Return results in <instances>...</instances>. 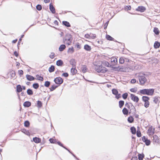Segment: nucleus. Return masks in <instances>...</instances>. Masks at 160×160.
<instances>
[{"instance_id": "aec40b11", "label": "nucleus", "mask_w": 160, "mask_h": 160, "mask_svg": "<svg viewBox=\"0 0 160 160\" xmlns=\"http://www.w3.org/2000/svg\"><path fill=\"white\" fill-rule=\"evenodd\" d=\"M82 70L83 73H85L87 71V68L85 65H83L82 67Z\"/></svg>"}, {"instance_id": "9b49d317", "label": "nucleus", "mask_w": 160, "mask_h": 160, "mask_svg": "<svg viewBox=\"0 0 160 160\" xmlns=\"http://www.w3.org/2000/svg\"><path fill=\"white\" fill-rule=\"evenodd\" d=\"M26 77L27 79L29 81H31L34 79V78L33 77L30 75H27Z\"/></svg>"}, {"instance_id": "0e129e2a", "label": "nucleus", "mask_w": 160, "mask_h": 160, "mask_svg": "<svg viewBox=\"0 0 160 160\" xmlns=\"http://www.w3.org/2000/svg\"><path fill=\"white\" fill-rule=\"evenodd\" d=\"M44 1L45 3H47L49 2L50 0H44Z\"/></svg>"}, {"instance_id": "c03bdc74", "label": "nucleus", "mask_w": 160, "mask_h": 160, "mask_svg": "<svg viewBox=\"0 0 160 160\" xmlns=\"http://www.w3.org/2000/svg\"><path fill=\"white\" fill-rule=\"evenodd\" d=\"M158 98L157 97H155L154 98L153 102L155 103H157L158 102Z\"/></svg>"}, {"instance_id": "052dcab7", "label": "nucleus", "mask_w": 160, "mask_h": 160, "mask_svg": "<svg viewBox=\"0 0 160 160\" xmlns=\"http://www.w3.org/2000/svg\"><path fill=\"white\" fill-rule=\"evenodd\" d=\"M131 160H138V159L137 157H134L132 158Z\"/></svg>"}, {"instance_id": "20e7f679", "label": "nucleus", "mask_w": 160, "mask_h": 160, "mask_svg": "<svg viewBox=\"0 0 160 160\" xmlns=\"http://www.w3.org/2000/svg\"><path fill=\"white\" fill-rule=\"evenodd\" d=\"M95 70L98 72L105 73L107 71V68L102 67V65L96 66L95 68Z\"/></svg>"}, {"instance_id": "c756f323", "label": "nucleus", "mask_w": 160, "mask_h": 160, "mask_svg": "<svg viewBox=\"0 0 160 160\" xmlns=\"http://www.w3.org/2000/svg\"><path fill=\"white\" fill-rule=\"evenodd\" d=\"M74 52V49L73 47L69 48L68 52L70 53H72Z\"/></svg>"}, {"instance_id": "9d476101", "label": "nucleus", "mask_w": 160, "mask_h": 160, "mask_svg": "<svg viewBox=\"0 0 160 160\" xmlns=\"http://www.w3.org/2000/svg\"><path fill=\"white\" fill-rule=\"evenodd\" d=\"M49 9L52 13H55V9L51 3H50L49 5Z\"/></svg>"}, {"instance_id": "7ed1b4c3", "label": "nucleus", "mask_w": 160, "mask_h": 160, "mask_svg": "<svg viewBox=\"0 0 160 160\" xmlns=\"http://www.w3.org/2000/svg\"><path fill=\"white\" fill-rule=\"evenodd\" d=\"M72 36L70 34H67L63 40L64 43L70 45L72 43Z\"/></svg>"}, {"instance_id": "f8f14e48", "label": "nucleus", "mask_w": 160, "mask_h": 160, "mask_svg": "<svg viewBox=\"0 0 160 160\" xmlns=\"http://www.w3.org/2000/svg\"><path fill=\"white\" fill-rule=\"evenodd\" d=\"M23 105L25 107H28L31 106V103L29 101H26L23 103Z\"/></svg>"}, {"instance_id": "ea45409f", "label": "nucleus", "mask_w": 160, "mask_h": 160, "mask_svg": "<svg viewBox=\"0 0 160 160\" xmlns=\"http://www.w3.org/2000/svg\"><path fill=\"white\" fill-rule=\"evenodd\" d=\"M112 93L115 95H117L118 93V91L115 89H113L112 90Z\"/></svg>"}, {"instance_id": "cd10ccee", "label": "nucleus", "mask_w": 160, "mask_h": 160, "mask_svg": "<svg viewBox=\"0 0 160 160\" xmlns=\"http://www.w3.org/2000/svg\"><path fill=\"white\" fill-rule=\"evenodd\" d=\"M62 23L64 25L68 27H70V25L69 23L67 21H63L62 22Z\"/></svg>"}, {"instance_id": "13d9d810", "label": "nucleus", "mask_w": 160, "mask_h": 160, "mask_svg": "<svg viewBox=\"0 0 160 160\" xmlns=\"http://www.w3.org/2000/svg\"><path fill=\"white\" fill-rule=\"evenodd\" d=\"M105 66L107 67H109V63L108 62L106 61L105 62Z\"/></svg>"}, {"instance_id": "e433bc0d", "label": "nucleus", "mask_w": 160, "mask_h": 160, "mask_svg": "<svg viewBox=\"0 0 160 160\" xmlns=\"http://www.w3.org/2000/svg\"><path fill=\"white\" fill-rule=\"evenodd\" d=\"M106 38L108 40H112L113 39L112 37L109 35H107Z\"/></svg>"}, {"instance_id": "58836bf2", "label": "nucleus", "mask_w": 160, "mask_h": 160, "mask_svg": "<svg viewBox=\"0 0 160 160\" xmlns=\"http://www.w3.org/2000/svg\"><path fill=\"white\" fill-rule=\"evenodd\" d=\"M36 8L38 10H41L42 9V7L40 5H38L36 6Z\"/></svg>"}, {"instance_id": "423d86ee", "label": "nucleus", "mask_w": 160, "mask_h": 160, "mask_svg": "<svg viewBox=\"0 0 160 160\" xmlns=\"http://www.w3.org/2000/svg\"><path fill=\"white\" fill-rule=\"evenodd\" d=\"M130 96V97L132 100L136 102H138L139 99L138 97L132 94H131Z\"/></svg>"}, {"instance_id": "3c124183", "label": "nucleus", "mask_w": 160, "mask_h": 160, "mask_svg": "<svg viewBox=\"0 0 160 160\" xmlns=\"http://www.w3.org/2000/svg\"><path fill=\"white\" fill-rule=\"evenodd\" d=\"M131 8V7L130 6H127L125 8V9L127 11L130 10Z\"/></svg>"}, {"instance_id": "b1692460", "label": "nucleus", "mask_w": 160, "mask_h": 160, "mask_svg": "<svg viewBox=\"0 0 160 160\" xmlns=\"http://www.w3.org/2000/svg\"><path fill=\"white\" fill-rule=\"evenodd\" d=\"M142 99L144 102H148V101L149 98L147 96H143Z\"/></svg>"}, {"instance_id": "72a5a7b5", "label": "nucleus", "mask_w": 160, "mask_h": 160, "mask_svg": "<svg viewBox=\"0 0 160 160\" xmlns=\"http://www.w3.org/2000/svg\"><path fill=\"white\" fill-rule=\"evenodd\" d=\"M124 62V60L123 57H121L119 59V63L121 64H123Z\"/></svg>"}, {"instance_id": "f3484780", "label": "nucleus", "mask_w": 160, "mask_h": 160, "mask_svg": "<svg viewBox=\"0 0 160 160\" xmlns=\"http://www.w3.org/2000/svg\"><path fill=\"white\" fill-rule=\"evenodd\" d=\"M66 46L64 45H61L59 48V50L60 51H62L65 48Z\"/></svg>"}, {"instance_id": "412c9836", "label": "nucleus", "mask_w": 160, "mask_h": 160, "mask_svg": "<svg viewBox=\"0 0 160 160\" xmlns=\"http://www.w3.org/2000/svg\"><path fill=\"white\" fill-rule=\"evenodd\" d=\"M123 114L124 115H127L128 113V110L125 108H124L122 110Z\"/></svg>"}, {"instance_id": "7c9ffc66", "label": "nucleus", "mask_w": 160, "mask_h": 160, "mask_svg": "<svg viewBox=\"0 0 160 160\" xmlns=\"http://www.w3.org/2000/svg\"><path fill=\"white\" fill-rule=\"evenodd\" d=\"M32 86L34 88L37 89L39 87V85L37 83H35L33 84Z\"/></svg>"}, {"instance_id": "6e6552de", "label": "nucleus", "mask_w": 160, "mask_h": 160, "mask_svg": "<svg viewBox=\"0 0 160 160\" xmlns=\"http://www.w3.org/2000/svg\"><path fill=\"white\" fill-rule=\"evenodd\" d=\"M154 133V128L152 127H150L148 131V133L149 135H152Z\"/></svg>"}, {"instance_id": "49530a36", "label": "nucleus", "mask_w": 160, "mask_h": 160, "mask_svg": "<svg viewBox=\"0 0 160 160\" xmlns=\"http://www.w3.org/2000/svg\"><path fill=\"white\" fill-rule=\"evenodd\" d=\"M49 140L51 143H55L56 142V140L50 138Z\"/></svg>"}, {"instance_id": "a211bd4d", "label": "nucleus", "mask_w": 160, "mask_h": 160, "mask_svg": "<svg viewBox=\"0 0 160 160\" xmlns=\"http://www.w3.org/2000/svg\"><path fill=\"white\" fill-rule=\"evenodd\" d=\"M160 43L158 42H156L154 43V46L155 48H157L160 47Z\"/></svg>"}, {"instance_id": "f704fd0d", "label": "nucleus", "mask_w": 160, "mask_h": 160, "mask_svg": "<svg viewBox=\"0 0 160 160\" xmlns=\"http://www.w3.org/2000/svg\"><path fill=\"white\" fill-rule=\"evenodd\" d=\"M138 159L139 160H142L144 158V155L141 154H139L138 155Z\"/></svg>"}, {"instance_id": "0eeeda50", "label": "nucleus", "mask_w": 160, "mask_h": 160, "mask_svg": "<svg viewBox=\"0 0 160 160\" xmlns=\"http://www.w3.org/2000/svg\"><path fill=\"white\" fill-rule=\"evenodd\" d=\"M142 141L145 143L146 145H149L150 144L151 142L150 140L148 139L145 136H143L142 137Z\"/></svg>"}, {"instance_id": "2eb2a0df", "label": "nucleus", "mask_w": 160, "mask_h": 160, "mask_svg": "<svg viewBox=\"0 0 160 160\" xmlns=\"http://www.w3.org/2000/svg\"><path fill=\"white\" fill-rule=\"evenodd\" d=\"M63 64V61L61 60H58L56 62V64L58 66H61Z\"/></svg>"}, {"instance_id": "2f4dec72", "label": "nucleus", "mask_w": 160, "mask_h": 160, "mask_svg": "<svg viewBox=\"0 0 160 160\" xmlns=\"http://www.w3.org/2000/svg\"><path fill=\"white\" fill-rule=\"evenodd\" d=\"M128 121L129 122L132 123L133 121V118L132 117L130 116L128 118Z\"/></svg>"}, {"instance_id": "1a4fd4ad", "label": "nucleus", "mask_w": 160, "mask_h": 160, "mask_svg": "<svg viewBox=\"0 0 160 160\" xmlns=\"http://www.w3.org/2000/svg\"><path fill=\"white\" fill-rule=\"evenodd\" d=\"M145 9V8L144 7L139 6L138 8L136 9V10L141 12H143L144 11Z\"/></svg>"}, {"instance_id": "bb28decb", "label": "nucleus", "mask_w": 160, "mask_h": 160, "mask_svg": "<svg viewBox=\"0 0 160 160\" xmlns=\"http://www.w3.org/2000/svg\"><path fill=\"white\" fill-rule=\"evenodd\" d=\"M36 77L38 80L40 81H43V78L42 77L39 76L38 75H37Z\"/></svg>"}, {"instance_id": "69168bd1", "label": "nucleus", "mask_w": 160, "mask_h": 160, "mask_svg": "<svg viewBox=\"0 0 160 160\" xmlns=\"http://www.w3.org/2000/svg\"><path fill=\"white\" fill-rule=\"evenodd\" d=\"M54 23L55 24L58 25V22L57 20H55L54 22Z\"/></svg>"}, {"instance_id": "c85d7f7f", "label": "nucleus", "mask_w": 160, "mask_h": 160, "mask_svg": "<svg viewBox=\"0 0 160 160\" xmlns=\"http://www.w3.org/2000/svg\"><path fill=\"white\" fill-rule=\"evenodd\" d=\"M119 107L120 108H121L124 104V102L123 101H120L119 102Z\"/></svg>"}, {"instance_id": "37998d69", "label": "nucleus", "mask_w": 160, "mask_h": 160, "mask_svg": "<svg viewBox=\"0 0 160 160\" xmlns=\"http://www.w3.org/2000/svg\"><path fill=\"white\" fill-rule=\"evenodd\" d=\"M37 105L39 108H40L42 106V103L41 101H38L37 102Z\"/></svg>"}, {"instance_id": "a19ab883", "label": "nucleus", "mask_w": 160, "mask_h": 160, "mask_svg": "<svg viewBox=\"0 0 160 160\" xmlns=\"http://www.w3.org/2000/svg\"><path fill=\"white\" fill-rule=\"evenodd\" d=\"M128 96V94L127 93H125L123 94L122 95V98L124 99H126L127 98Z\"/></svg>"}, {"instance_id": "5fc2aeb1", "label": "nucleus", "mask_w": 160, "mask_h": 160, "mask_svg": "<svg viewBox=\"0 0 160 160\" xmlns=\"http://www.w3.org/2000/svg\"><path fill=\"white\" fill-rule=\"evenodd\" d=\"M136 80L135 79H132L131 81V82L132 83H134L136 82Z\"/></svg>"}, {"instance_id": "ddd939ff", "label": "nucleus", "mask_w": 160, "mask_h": 160, "mask_svg": "<svg viewBox=\"0 0 160 160\" xmlns=\"http://www.w3.org/2000/svg\"><path fill=\"white\" fill-rule=\"evenodd\" d=\"M33 141L36 143H38L40 142L41 139L37 137L34 138H33Z\"/></svg>"}, {"instance_id": "473e14b6", "label": "nucleus", "mask_w": 160, "mask_h": 160, "mask_svg": "<svg viewBox=\"0 0 160 160\" xmlns=\"http://www.w3.org/2000/svg\"><path fill=\"white\" fill-rule=\"evenodd\" d=\"M27 93L29 95H32L33 94V92L30 89H28L27 91Z\"/></svg>"}, {"instance_id": "e2e57ef3", "label": "nucleus", "mask_w": 160, "mask_h": 160, "mask_svg": "<svg viewBox=\"0 0 160 160\" xmlns=\"http://www.w3.org/2000/svg\"><path fill=\"white\" fill-rule=\"evenodd\" d=\"M14 54L16 56V57H18V52H16V51H15L14 52Z\"/></svg>"}, {"instance_id": "393cba45", "label": "nucleus", "mask_w": 160, "mask_h": 160, "mask_svg": "<svg viewBox=\"0 0 160 160\" xmlns=\"http://www.w3.org/2000/svg\"><path fill=\"white\" fill-rule=\"evenodd\" d=\"M131 132L132 134H135L136 132V130L134 127H132L131 128Z\"/></svg>"}, {"instance_id": "4c0bfd02", "label": "nucleus", "mask_w": 160, "mask_h": 160, "mask_svg": "<svg viewBox=\"0 0 160 160\" xmlns=\"http://www.w3.org/2000/svg\"><path fill=\"white\" fill-rule=\"evenodd\" d=\"M24 126L26 127H28L30 124L29 122L28 121H26L24 123Z\"/></svg>"}, {"instance_id": "f257e3e1", "label": "nucleus", "mask_w": 160, "mask_h": 160, "mask_svg": "<svg viewBox=\"0 0 160 160\" xmlns=\"http://www.w3.org/2000/svg\"><path fill=\"white\" fill-rule=\"evenodd\" d=\"M135 75L136 78H138L139 84L142 85H144L147 81L145 75L142 73H136Z\"/></svg>"}, {"instance_id": "5701e85b", "label": "nucleus", "mask_w": 160, "mask_h": 160, "mask_svg": "<svg viewBox=\"0 0 160 160\" xmlns=\"http://www.w3.org/2000/svg\"><path fill=\"white\" fill-rule=\"evenodd\" d=\"M111 61L112 62L116 63L117 62V59L114 57H112L110 59Z\"/></svg>"}, {"instance_id": "09e8293b", "label": "nucleus", "mask_w": 160, "mask_h": 160, "mask_svg": "<svg viewBox=\"0 0 160 160\" xmlns=\"http://www.w3.org/2000/svg\"><path fill=\"white\" fill-rule=\"evenodd\" d=\"M137 136L138 137H140L141 136V132L140 131H137Z\"/></svg>"}, {"instance_id": "39448f33", "label": "nucleus", "mask_w": 160, "mask_h": 160, "mask_svg": "<svg viewBox=\"0 0 160 160\" xmlns=\"http://www.w3.org/2000/svg\"><path fill=\"white\" fill-rule=\"evenodd\" d=\"M54 81L57 84H61L63 82V80L60 77L54 79Z\"/></svg>"}, {"instance_id": "c9c22d12", "label": "nucleus", "mask_w": 160, "mask_h": 160, "mask_svg": "<svg viewBox=\"0 0 160 160\" xmlns=\"http://www.w3.org/2000/svg\"><path fill=\"white\" fill-rule=\"evenodd\" d=\"M50 82L49 81H46L45 82L44 86L46 87H48L50 85Z\"/></svg>"}, {"instance_id": "4d7b16f0", "label": "nucleus", "mask_w": 160, "mask_h": 160, "mask_svg": "<svg viewBox=\"0 0 160 160\" xmlns=\"http://www.w3.org/2000/svg\"><path fill=\"white\" fill-rule=\"evenodd\" d=\"M130 104L131 105V107H132V110H133V111L135 112V108L134 107L132 104L131 103Z\"/></svg>"}, {"instance_id": "680f3d73", "label": "nucleus", "mask_w": 160, "mask_h": 160, "mask_svg": "<svg viewBox=\"0 0 160 160\" xmlns=\"http://www.w3.org/2000/svg\"><path fill=\"white\" fill-rule=\"evenodd\" d=\"M74 61V60L73 59L71 60V61H70V64L72 65H73V63Z\"/></svg>"}, {"instance_id": "79ce46f5", "label": "nucleus", "mask_w": 160, "mask_h": 160, "mask_svg": "<svg viewBox=\"0 0 160 160\" xmlns=\"http://www.w3.org/2000/svg\"><path fill=\"white\" fill-rule=\"evenodd\" d=\"M149 101L145 102L144 106L146 108H147L149 107Z\"/></svg>"}, {"instance_id": "6e6d98bb", "label": "nucleus", "mask_w": 160, "mask_h": 160, "mask_svg": "<svg viewBox=\"0 0 160 160\" xmlns=\"http://www.w3.org/2000/svg\"><path fill=\"white\" fill-rule=\"evenodd\" d=\"M108 21L105 24L104 26V29H106L107 28V26L108 25Z\"/></svg>"}, {"instance_id": "a18cd8bd", "label": "nucleus", "mask_w": 160, "mask_h": 160, "mask_svg": "<svg viewBox=\"0 0 160 160\" xmlns=\"http://www.w3.org/2000/svg\"><path fill=\"white\" fill-rule=\"evenodd\" d=\"M57 88V87L55 85L52 86L50 88L51 91H53Z\"/></svg>"}, {"instance_id": "a878e982", "label": "nucleus", "mask_w": 160, "mask_h": 160, "mask_svg": "<svg viewBox=\"0 0 160 160\" xmlns=\"http://www.w3.org/2000/svg\"><path fill=\"white\" fill-rule=\"evenodd\" d=\"M153 32L157 35H158L159 33V31L158 28H155L154 29Z\"/></svg>"}, {"instance_id": "603ef678", "label": "nucleus", "mask_w": 160, "mask_h": 160, "mask_svg": "<svg viewBox=\"0 0 160 160\" xmlns=\"http://www.w3.org/2000/svg\"><path fill=\"white\" fill-rule=\"evenodd\" d=\"M18 73L19 75L21 76L22 75L23 73V72L22 70H20L18 71Z\"/></svg>"}, {"instance_id": "864d4df0", "label": "nucleus", "mask_w": 160, "mask_h": 160, "mask_svg": "<svg viewBox=\"0 0 160 160\" xmlns=\"http://www.w3.org/2000/svg\"><path fill=\"white\" fill-rule=\"evenodd\" d=\"M62 76H63L65 77H67L68 76V74L67 73L65 72V73H63L62 74Z\"/></svg>"}, {"instance_id": "6ab92c4d", "label": "nucleus", "mask_w": 160, "mask_h": 160, "mask_svg": "<svg viewBox=\"0 0 160 160\" xmlns=\"http://www.w3.org/2000/svg\"><path fill=\"white\" fill-rule=\"evenodd\" d=\"M71 71L72 75L75 74L77 72V70L75 68H71Z\"/></svg>"}, {"instance_id": "8fccbe9b", "label": "nucleus", "mask_w": 160, "mask_h": 160, "mask_svg": "<svg viewBox=\"0 0 160 160\" xmlns=\"http://www.w3.org/2000/svg\"><path fill=\"white\" fill-rule=\"evenodd\" d=\"M90 37H91L92 38L94 39L96 38V35L95 34H91Z\"/></svg>"}, {"instance_id": "4468645a", "label": "nucleus", "mask_w": 160, "mask_h": 160, "mask_svg": "<svg viewBox=\"0 0 160 160\" xmlns=\"http://www.w3.org/2000/svg\"><path fill=\"white\" fill-rule=\"evenodd\" d=\"M84 48L86 50L88 51H90L91 49V47L88 44L85 45L84 46Z\"/></svg>"}, {"instance_id": "f03ea898", "label": "nucleus", "mask_w": 160, "mask_h": 160, "mask_svg": "<svg viewBox=\"0 0 160 160\" xmlns=\"http://www.w3.org/2000/svg\"><path fill=\"white\" fill-rule=\"evenodd\" d=\"M154 92V89H145L141 90L139 91V92L141 94L143 95L147 94V95L150 96H152Z\"/></svg>"}, {"instance_id": "bf43d9fd", "label": "nucleus", "mask_w": 160, "mask_h": 160, "mask_svg": "<svg viewBox=\"0 0 160 160\" xmlns=\"http://www.w3.org/2000/svg\"><path fill=\"white\" fill-rule=\"evenodd\" d=\"M57 143L60 146L63 147L64 148H66V149H67L65 148L64 147L63 145H62V144L60 142H57Z\"/></svg>"}, {"instance_id": "774afa93", "label": "nucleus", "mask_w": 160, "mask_h": 160, "mask_svg": "<svg viewBox=\"0 0 160 160\" xmlns=\"http://www.w3.org/2000/svg\"><path fill=\"white\" fill-rule=\"evenodd\" d=\"M130 91L132 92H135V91H134V88H131L130 89Z\"/></svg>"}, {"instance_id": "4be33fe9", "label": "nucleus", "mask_w": 160, "mask_h": 160, "mask_svg": "<svg viewBox=\"0 0 160 160\" xmlns=\"http://www.w3.org/2000/svg\"><path fill=\"white\" fill-rule=\"evenodd\" d=\"M55 68L53 66H51L49 68L48 71L50 72H53Z\"/></svg>"}, {"instance_id": "de8ad7c7", "label": "nucleus", "mask_w": 160, "mask_h": 160, "mask_svg": "<svg viewBox=\"0 0 160 160\" xmlns=\"http://www.w3.org/2000/svg\"><path fill=\"white\" fill-rule=\"evenodd\" d=\"M54 56V53L53 52H52L50 55L49 57L51 58H53Z\"/></svg>"}, {"instance_id": "dca6fc26", "label": "nucleus", "mask_w": 160, "mask_h": 160, "mask_svg": "<svg viewBox=\"0 0 160 160\" xmlns=\"http://www.w3.org/2000/svg\"><path fill=\"white\" fill-rule=\"evenodd\" d=\"M22 88L20 85H18L17 86V92H20L22 91Z\"/></svg>"}, {"instance_id": "338daca9", "label": "nucleus", "mask_w": 160, "mask_h": 160, "mask_svg": "<svg viewBox=\"0 0 160 160\" xmlns=\"http://www.w3.org/2000/svg\"><path fill=\"white\" fill-rule=\"evenodd\" d=\"M154 139H157L158 138V136L156 135H154L153 136Z\"/></svg>"}]
</instances>
